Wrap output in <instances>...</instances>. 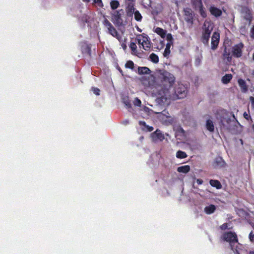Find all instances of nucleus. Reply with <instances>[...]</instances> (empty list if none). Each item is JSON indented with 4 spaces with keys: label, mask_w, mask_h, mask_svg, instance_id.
I'll list each match as a JSON object with an SVG mask.
<instances>
[{
    "label": "nucleus",
    "mask_w": 254,
    "mask_h": 254,
    "mask_svg": "<svg viewBox=\"0 0 254 254\" xmlns=\"http://www.w3.org/2000/svg\"><path fill=\"white\" fill-rule=\"evenodd\" d=\"M159 74L162 81L161 85L158 84L155 81L154 77L152 76L143 77L142 80V83L145 86L150 87L152 89L153 93L157 96L158 100L160 101L159 92L160 91L166 90L167 88L171 89L175 82V78L172 74L165 70L160 71Z\"/></svg>",
    "instance_id": "nucleus-1"
},
{
    "label": "nucleus",
    "mask_w": 254,
    "mask_h": 254,
    "mask_svg": "<svg viewBox=\"0 0 254 254\" xmlns=\"http://www.w3.org/2000/svg\"><path fill=\"white\" fill-rule=\"evenodd\" d=\"M187 94V87L182 83H178L175 89H166V90L160 91L159 95L160 102L163 104H168V100H176L185 98Z\"/></svg>",
    "instance_id": "nucleus-2"
},
{
    "label": "nucleus",
    "mask_w": 254,
    "mask_h": 254,
    "mask_svg": "<svg viewBox=\"0 0 254 254\" xmlns=\"http://www.w3.org/2000/svg\"><path fill=\"white\" fill-rule=\"evenodd\" d=\"M224 241L230 243L232 252L231 254H246L243 246L238 243L236 234L232 232L225 233L222 236ZM249 254H254V252H251Z\"/></svg>",
    "instance_id": "nucleus-3"
},
{
    "label": "nucleus",
    "mask_w": 254,
    "mask_h": 254,
    "mask_svg": "<svg viewBox=\"0 0 254 254\" xmlns=\"http://www.w3.org/2000/svg\"><path fill=\"white\" fill-rule=\"evenodd\" d=\"M213 26L210 21H205L202 27L201 41L204 44H208Z\"/></svg>",
    "instance_id": "nucleus-4"
},
{
    "label": "nucleus",
    "mask_w": 254,
    "mask_h": 254,
    "mask_svg": "<svg viewBox=\"0 0 254 254\" xmlns=\"http://www.w3.org/2000/svg\"><path fill=\"white\" fill-rule=\"evenodd\" d=\"M158 115V119L163 125L168 126L172 125L174 122V119L169 116V114L166 111L161 113H155Z\"/></svg>",
    "instance_id": "nucleus-5"
},
{
    "label": "nucleus",
    "mask_w": 254,
    "mask_h": 254,
    "mask_svg": "<svg viewBox=\"0 0 254 254\" xmlns=\"http://www.w3.org/2000/svg\"><path fill=\"white\" fill-rule=\"evenodd\" d=\"M136 40L138 44L141 45L144 50L147 51L150 49L151 44L147 35L140 34L137 36Z\"/></svg>",
    "instance_id": "nucleus-6"
},
{
    "label": "nucleus",
    "mask_w": 254,
    "mask_h": 254,
    "mask_svg": "<svg viewBox=\"0 0 254 254\" xmlns=\"http://www.w3.org/2000/svg\"><path fill=\"white\" fill-rule=\"evenodd\" d=\"M175 131V136L177 139L180 140H186L187 137V133L181 126H177L174 127Z\"/></svg>",
    "instance_id": "nucleus-7"
},
{
    "label": "nucleus",
    "mask_w": 254,
    "mask_h": 254,
    "mask_svg": "<svg viewBox=\"0 0 254 254\" xmlns=\"http://www.w3.org/2000/svg\"><path fill=\"white\" fill-rule=\"evenodd\" d=\"M184 18L186 21L190 24L193 23V14L190 8H186L184 10Z\"/></svg>",
    "instance_id": "nucleus-8"
},
{
    "label": "nucleus",
    "mask_w": 254,
    "mask_h": 254,
    "mask_svg": "<svg viewBox=\"0 0 254 254\" xmlns=\"http://www.w3.org/2000/svg\"><path fill=\"white\" fill-rule=\"evenodd\" d=\"M151 137L152 140L155 142L162 141L165 138L164 134L159 130H156L151 133Z\"/></svg>",
    "instance_id": "nucleus-9"
},
{
    "label": "nucleus",
    "mask_w": 254,
    "mask_h": 254,
    "mask_svg": "<svg viewBox=\"0 0 254 254\" xmlns=\"http://www.w3.org/2000/svg\"><path fill=\"white\" fill-rule=\"evenodd\" d=\"M244 48V44L240 43L237 45H235L233 47V54L237 58L240 57L242 56V50Z\"/></svg>",
    "instance_id": "nucleus-10"
},
{
    "label": "nucleus",
    "mask_w": 254,
    "mask_h": 254,
    "mask_svg": "<svg viewBox=\"0 0 254 254\" xmlns=\"http://www.w3.org/2000/svg\"><path fill=\"white\" fill-rule=\"evenodd\" d=\"M220 39L219 34L217 32H214L211 38V47L213 50H215L219 44Z\"/></svg>",
    "instance_id": "nucleus-11"
},
{
    "label": "nucleus",
    "mask_w": 254,
    "mask_h": 254,
    "mask_svg": "<svg viewBox=\"0 0 254 254\" xmlns=\"http://www.w3.org/2000/svg\"><path fill=\"white\" fill-rule=\"evenodd\" d=\"M126 11L127 15L128 16H132L136 11L134 8V2H128L126 8Z\"/></svg>",
    "instance_id": "nucleus-12"
},
{
    "label": "nucleus",
    "mask_w": 254,
    "mask_h": 254,
    "mask_svg": "<svg viewBox=\"0 0 254 254\" xmlns=\"http://www.w3.org/2000/svg\"><path fill=\"white\" fill-rule=\"evenodd\" d=\"M209 11L211 14L215 17H219L222 15V12L221 10L214 5H211L209 7Z\"/></svg>",
    "instance_id": "nucleus-13"
},
{
    "label": "nucleus",
    "mask_w": 254,
    "mask_h": 254,
    "mask_svg": "<svg viewBox=\"0 0 254 254\" xmlns=\"http://www.w3.org/2000/svg\"><path fill=\"white\" fill-rule=\"evenodd\" d=\"M107 29H108L109 34L113 37H116L119 41H121V37L118 33L116 29L113 25H111V27H108Z\"/></svg>",
    "instance_id": "nucleus-14"
},
{
    "label": "nucleus",
    "mask_w": 254,
    "mask_h": 254,
    "mask_svg": "<svg viewBox=\"0 0 254 254\" xmlns=\"http://www.w3.org/2000/svg\"><path fill=\"white\" fill-rule=\"evenodd\" d=\"M238 82L242 92L244 93L248 91V86L246 81L242 79H239Z\"/></svg>",
    "instance_id": "nucleus-15"
},
{
    "label": "nucleus",
    "mask_w": 254,
    "mask_h": 254,
    "mask_svg": "<svg viewBox=\"0 0 254 254\" xmlns=\"http://www.w3.org/2000/svg\"><path fill=\"white\" fill-rule=\"evenodd\" d=\"M216 210V206L214 205L210 204L208 206H206L204 208V212L207 214H211L213 213Z\"/></svg>",
    "instance_id": "nucleus-16"
},
{
    "label": "nucleus",
    "mask_w": 254,
    "mask_h": 254,
    "mask_svg": "<svg viewBox=\"0 0 254 254\" xmlns=\"http://www.w3.org/2000/svg\"><path fill=\"white\" fill-rule=\"evenodd\" d=\"M209 183L212 187H215L217 189H220L222 188V185L221 183L218 180H211L209 181Z\"/></svg>",
    "instance_id": "nucleus-17"
},
{
    "label": "nucleus",
    "mask_w": 254,
    "mask_h": 254,
    "mask_svg": "<svg viewBox=\"0 0 254 254\" xmlns=\"http://www.w3.org/2000/svg\"><path fill=\"white\" fill-rule=\"evenodd\" d=\"M206 128L210 132H213L214 130V126L213 122L210 120H208L206 123Z\"/></svg>",
    "instance_id": "nucleus-18"
},
{
    "label": "nucleus",
    "mask_w": 254,
    "mask_h": 254,
    "mask_svg": "<svg viewBox=\"0 0 254 254\" xmlns=\"http://www.w3.org/2000/svg\"><path fill=\"white\" fill-rule=\"evenodd\" d=\"M190 170V167L189 165H185L179 167L177 171L180 173H187Z\"/></svg>",
    "instance_id": "nucleus-19"
},
{
    "label": "nucleus",
    "mask_w": 254,
    "mask_h": 254,
    "mask_svg": "<svg viewBox=\"0 0 254 254\" xmlns=\"http://www.w3.org/2000/svg\"><path fill=\"white\" fill-rule=\"evenodd\" d=\"M139 124L142 127V129L146 131H151L153 129V127L147 126L143 121H140Z\"/></svg>",
    "instance_id": "nucleus-20"
},
{
    "label": "nucleus",
    "mask_w": 254,
    "mask_h": 254,
    "mask_svg": "<svg viewBox=\"0 0 254 254\" xmlns=\"http://www.w3.org/2000/svg\"><path fill=\"white\" fill-rule=\"evenodd\" d=\"M232 78V75L231 74H226L222 78V82L224 84H227L229 83Z\"/></svg>",
    "instance_id": "nucleus-21"
},
{
    "label": "nucleus",
    "mask_w": 254,
    "mask_h": 254,
    "mask_svg": "<svg viewBox=\"0 0 254 254\" xmlns=\"http://www.w3.org/2000/svg\"><path fill=\"white\" fill-rule=\"evenodd\" d=\"M138 71L139 74H148L150 72V70L147 67H139L138 68Z\"/></svg>",
    "instance_id": "nucleus-22"
},
{
    "label": "nucleus",
    "mask_w": 254,
    "mask_h": 254,
    "mask_svg": "<svg viewBox=\"0 0 254 254\" xmlns=\"http://www.w3.org/2000/svg\"><path fill=\"white\" fill-rule=\"evenodd\" d=\"M155 32L159 35L162 38H164L166 36V31L162 28L157 27L155 30Z\"/></svg>",
    "instance_id": "nucleus-23"
},
{
    "label": "nucleus",
    "mask_w": 254,
    "mask_h": 254,
    "mask_svg": "<svg viewBox=\"0 0 254 254\" xmlns=\"http://www.w3.org/2000/svg\"><path fill=\"white\" fill-rule=\"evenodd\" d=\"M176 157L179 159H184L187 157L186 153L184 151L179 150L176 153Z\"/></svg>",
    "instance_id": "nucleus-24"
},
{
    "label": "nucleus",
    "mask_w": 254,
    "mask_h": 254,
    "mask_svg": "<svg viewBox=\"0 0 254 254\" xmlns=\"http://www.w3.org/2000/svg\"><path fill=\"white\" fill-rule=\"evenodd\" d=\"M191 2L196 9H197L198 7H201V5H202L201 0H191Z\"/></svg>",
    "instance_id": "nucleus-25"
},
{
    "label": "nucleus",
    "mask_w": 254,
    "mask_h": 254,
    "mask_svg": "<svg viewBox=\"0 0 254 254\" xmlns=\"http://www.w3.org/2000/svg\"><path fill=\"white\" fill-rule=\"evenodd\" d=\"M149 59L152 62L155 64H157L159 62V58L158 56H157L154 53H152L151 54H150V55L149 56Z\"/></svg>",
    "instance_id": "nucleus-26"
},
{
    "label": "nucleus",
    "mask_w": 254,
    "mask_h": 254,
    "mask_svg": "<svg viewBox=\"0 0 254 254\" xmlns=\"http://www.w3.org/2000/svg\"><path fill=\"white\" fill-rule=\"evenodd\" d=\"M215 163L219 166H223L225 164L223 159L220 157H217L215 159Z\"/></svg>",
    "instance_id": "nucleus-27"
},
{
    "label": "nucleus",
    "mask_w": 254,
    "mask_h": 254,
    "mask_svg": "<svg viewBox=\"0 0 254 254\" xmlns=\"http://www.w3.org/2000/svg\"><path fill=\"white\" fill-rule=\"evenodd\" d=\"M197 9L199 10V12L202 17L204 18L206 17L207 14L203 6V4L201 5V7H198Z\"/></svg>",
    "instance_id": "nucleus-28"
},
{
    "label": "nucleus",
    "mask_w": 254,
    "mask_h": 254,
    "mask_svg": "<svg viewBox=\"0 0 254 254\" xmlns=\"http://www.w3.org/2000/svg\"><path fill=\"white\" fill-rule=\"evenodd\" d=\"M173 44H171V43H167L166 45V48L164 51V57H167L168 55H169L170 53V47L171 45Z\"/></svg>",
    "instance_id": "nucleus-29"
},
{
    "label": "nucleus",
    "mask_w": 254,
    "mask_h": 254,
    "mask_svg": "<svg viewBox=\"0 0 254 254\" xmlns=\"http://www.w3.org/2000/svg\"><path fill=\"white\" fill-rule=\"evenodd\" d=\"M134 15V19L137 21H141L142 16L138 10H136L133 13Z\"/></svg>",
    "instance_id": "nucleus-30"
},
{
    "label": "nucleus",
    "mask_w": 254,
    "mask_h": 254,
    "mask_svg": "<svg viewBox=\"0 0 254 254\" xmlns=\"http://www.w3.org/2000/svg\"><path fill=\"white\" fill-rule=\"evenodd\" d=\"M119 2L117 0H112L110 2V5L113 9H117L119 6Z\"/></svg>",
    "instance_id": "nucleus-31"
},
{
    "label": "nucleus",
    "mask_w": 254,
    "mask_h": 254,
    "mask_svg": "<svg viewBox=\"0 0 254 254\" xmlns=\"http://www.w3.org/2000/svg\"><path fill=\"white\" fill-rule=\"evenodd\" d=\"M129 47L131 49L132 53L134 54H136V53H137V49H137V46H136L135 43H134L133 42H131L130 44Z\"/></svg>",
    "instance_id": "nucleus-32"
},
{
    "label": "nucleus",
    "mask_w": 254,
    "mask_h": 254,
    "mask_svg": "<svg viewBox=\"0 0 254 254\" xmlns=\"http://www.w3.org/2000/svg\"><path fill=\"white\" fill-rule=\"evenodd\" d=\"M223 57L225 59H227L228 62H230L231 61V58L229 56V53H227L226 51V49H225Z\"/></svg>",
    "instance_id": "nucleus-33"
},
{
    "label": "nucleus",
    "mask_w": 254,
    "mask_h": 254,
    "mask_svg": "<svg viewBox=\"0 0 254 254\" xmlns=\"http://www.w3.org/2000/svg\"><path fill=\"white\" fill-rule=\"evenodd\" d=\"M166 39L168 41V43H171V44H173V36L171 34H168L166 35Z\"/></svg>",
    "instance_id": "nucleus-34"
},
{
    "label": "nucleus",
    "mask_w": 254,
    "mask_h": 254,
    "mask_svg": "<svg viewBox=\"0 0 254 254\" xmlns=\"http://www.w3.org/2000/svg\"><path fill=\"white\" fill-rule=\"evenodd\" d=\"M143 111L147 113L148 115H150L152 113H155L156 112H154L152 110L149 109L148 108L145 107L143 108Z\"/></svg>",
    "instance_id": "nucleus-35"
},
{
    "label": "nucleus",
    "mask_w": 254,
    "mask_h": 254,
    "mask_svg": "<svg viewBox=\"0 0 254 254\" xmlns=\"http://www.w3.org/2000/svg\"><path fill=\"white\" fill-rule=\"evenodd\" d=\"M143 111L147 113L148 115H150L152 113H155L156 112H154L152 110L149 109L148 108L145 107L143 108Z\"/></svg>",
    "instance_id": "nucleus-36"
},
{
    "label": "nucleus",
    "mask_w": 254,
    "mask_h": 254,
    "mask_svg": "<svg viewBox=\"0 0 254 254\" xmlns=\"http://www.w3.org/2000/svg\"><path fill=\"white\" fill-rule=\"evenodd\" d=\"M134 64L132 61H128L126 64V67L127 68L132 69L133 68Z\"/></svg>",
    "instance_id": "nucleus-37"
},
{
    "label": "nucleus",
    "mask_w": 254,
    "mask_h": 254,
    "mask_svg": "<svg viewBox=\"0 0 254 254\" xmlns=\"http://www.w3.org/2000/svg\"><path fill=\"white\" fill-rule=\"evenodd\" d=\"M93 2L94 4H95L97 6L99 7L103 6V4L102 0H94Z\"/></svg>",
    "instance_id": "nucleus-38"
},
{
    "label": "nucleus",
    "mask_w": 254,
    "mask_h": 254,
    "mask_svg": "<svg viewBox=\"0 0 254 254\" xmlns=\"http://www.w3.org/2000/svg\"><path fill=\"white\" fill-rule=\"evenodd\" d=\"M103 24L106 28L111 27V26L112 25V24L107 19H104Z\"/></svg>",
    "instance_id": "nucleus-39"
},
{
    "label": "nucleus",
    "mask_w": 254,
    "mask_h": 254,
    "mask_svg": "<svg viewBox=\"0 0 254 254\" xmlns=\"http://www.w3.org/2000/svg\"><path fill=\"white\" fill-rule=\"evenodd\" d=\"M133 103L134 105L139 107L141 104V102L138 98H136L134 100Z\"/></svg>",
    "instance_id": "nucleus-40"
},
{
    "label": "nucleus",
    "mask_w": 254,
    "mask_h": 254,
    "mask_svg": "<svg viewBox=\"0 0 254 254\" xmlns=\"http://www.w3.org/2000/svg\"><path fill=\"white\" fill-rule=\"evenodd\" d=\"M92 91L93 92V93L96 94V95H99L100 94V90L95 87H92Z\"/></svg>",
    "instance_id": "nucleus-41"
},
{
    "label": "nucleus",
    "mask_w": 254,
    "mask_h": 254,
    "mask_svg": "<svg viewBox=\"0 0 254 254\" xmlns=\"http://www.w3.org/2000/svg\"><path fill=\"white\" fill-rule=\"evenodd\" d=\"M250 36L252 38L254 39V25L253 26L250 30Z\"/></svg>",
    "instance_id": "nucleus-42"
},
{
    "label": "nucleus",
    "mask_w": 254,
    "mask_h": 254,
    "mask_svg": "<svg viewBox=\"0 0 254 254\" xmlns=\"http://www.w3.org/2000/svg\"><path fill=\"white\" fill-rule=\"evenodd\" d=\"M249 239L251 242L254 241V234L252 231L249 234Z\"/></svg>",
    "instance_id": "nucleus-43"
},
{
    "label": "nucleus",
    "mask_w": 254,
    "mask_h": 254,
    "mask_svg": "<svg viewBox=\"0 0 254 254\" xmlns=\"http://www.w3.org/2000/svg\"><path fill=\"white\" fill-rule=\"evenodd\" d=\"M227 227H228L227 223H224L221 226V228L222 230H225L227 228Z\"/></svg>",
    "instance_id": "nucleus-44"
},
{
    "label": "nucleus",
    "mask_w": 254,
    "mask_h": 254,
    "mask_svg": "<svg viewBox=\"0 0 254 254\" xmlns=\"http://www.w3.org/2000/svg\"><path fill=\"white\" fill-rule=\"evenodd\" d=\"M244 117H245V119H246L247 120H248L249 118H250L251 117L249 115V114L247 113L246 112H245L244 113Z\"/></svg>",
    "instance_id": "nucleus-45"
},
{
    "label": "nucleus",
    "mask_w": 254,
    "mask_h": 254,
    "mask_svg": "<svg viewBox=\"0 0 254 254\" xmlns=\"http://www.w3.org/2000/svg\"><path fill=\"white\" fill-rule=\"evenodd\" d=\"M125 103L127 108H129L131 107V104L129 102L126 101L125 102Z\"/></svg>",
    "instance_id": "nucleus-46"
},
{
    "label": "nucleus",
    "mask_w": 254,
    "mask_h": 254,
    "mask_svg": "<svg viewBox=\"0 0 254 254\" xmlns=\"http://www.w3.org/2000/svg\"><path fill=\"white\" fill-rule=\"evenodd\" d=\"M196 183L198 185H201L203 183V181L201 179H197Z\"/></svg>",
    "instance_id": "nucleus-47"
},
{
    "label": "nucleus",
    "mask_w": 254,
    "mask_h": 254,
    "mask_svg": "<svg viewBox=\"0 0 254 254\" xmlns=\"http://www.w3.org/2000/svg\"><path fill=\"white\" fill-rule=\"evenodd\" d=\"M122 46L124 50H125V49H126V48H127L126 45L125 44H124V43H123V44H122Z\"/></svg>",
    "instance_id": "nucleus-48"
},
{
    "label": "nucleus",
    "mask_w": 254,
    "mask_h": 254,
    "mask_svg": "<svg viewBox=\"0 0 254 254\" xmlns=\"http://www.w3.org/2000/svg\"><path fill=\"white\" fill-rule=\"evenodd\" d=\"M137 29L139 32H141V30L138 27H137Z\"/></svg>",
    "instance_id": "nucleus-49"
},
{
    "label": "nucleus",
    "mask_w": 254,
    "mask_h": 254,
    "mask_svg": "<svg viewBox=\"0 0 254 254\" xmlns=\"http://www.w3.org/2000/svg\"><path fill=\"white\" fill-rule=\"evenodd\" d=\"M124 123L126 125H127V124H128V121H125L124 122Z\"/></svg>",
    "instance_id": "nucleus-50"
},
{
    "label": "nucleus",
    "mask_w": 254,
    "mask_h": 254,
    "mask_svg": "<svg viewBox=\"0 0 254 254\" xmlns=\"http://www.w3.org/2000/svg\"><path fill=\"white\" fill-rule=\"evenodd\" d=\"M252 74L253 75V76L254 77V70H253L252 72Z\"/></svg>",
    "instance_id": "nucleus-51"
},
{
    "label": "nucleus",
    "mask_w": 254,
    "mask_h": 254,
    "mask_svg": "<svg viewBox=\"0 0 254 254\" xmlns=\"http://www.w3.org/2000/svg\"><path fill=\"white\" fill-rule=\"evenodd\" d=\"M91 0H83V1H86V2H89Z\"/></svg>",
    "instance_id": "nucleus-52"
},
{
    "label": "nucleus",
    "mask_w": 254,
    "mask_h": 254,
    "mask_svg": "<svg viewBox=\"0 0 254 254\" xmlns=\"http://www.w3.org/2000/svg\"><path fill=\"white\" fill-rule=\"evenodd\" d=\"M252 127L253 130L254 131V124L252 125Z\"/></svg>",
    "instance_id": "nucleus-53"
},
{
    "label": "nucleus",
    "mask_w": 254,
    "mask_h": 254,
    "mask_svg": "<svg viewBox=\"0 0 254 254\" xmlns=\"http://www.w3.org/2000/svg\"><path fill=\"white\" fill-rule=\"evenodd\" d=\"M197 62H198V64H199V63H200V60L198 59V61H197Z\"/></svg>",
    "instance_id": "nucleus-54"
},
{
    "label": "nucleus",
    "mask_w": 254,
    "mask_h": 254,
    "mask_svg": "<svg viewBox=\"0 0 254 254\" xmlns=\"http://www.w3.org/2000/svg\"><path fill=\"white\" fill-rule=\"evenodd\" d=\"M253 89H254V88H253Z\"/></svg>",
    "instance_id": "nucleus-55"
}]
</instances>
